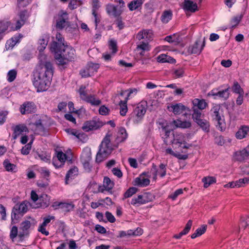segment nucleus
Here are the masks:
<instances>
[{"mask_svg": "<svg viewBox=\"0 0 249 249\" xmlns=\"http://www.w3.org/2000/svg\"><path fill=\"white\" fill-rule=\"evenodd\" d=\"M74 49L66 45L62 53L57 55L56 60L58 62V65L64 66L67 64L68 62L72 61L74 59Z\"/></svg>", "mask_w": 249, "mask_h": 249, "instance_id": "7ed1b4c3", "label": "nucleus"}, {"mask_svg": "<svg viewBox=\"0 0 249 249\" xmlns=\"http://www.w3.org/2000/svg\"><path fill=\"white\" fill-rule=\"evenodd\" d=\"M32 142V141L30 142H29L22 147L21 151L22 154L27 155L29 154L30 151L31 149V145Z\"/></svg>", "mask_w": 249, "mask_h": 249, "instance_id": "8fccbe9b", "label": "nucleus"}, {"mask_svg": "<svg viewBox=\"0 0 249 249\" xmlns=\"http://www.w3.org/2000/svg\"><path fill=\"white\" fill-rule=\"evenodd\" d=\"M184 72V71L182 68L176 69L174 71V74L175 75L176 78H179L182 77Z\"/></svg>", "mask_w": 249, "mask_h": 249, "instance_id": "338daca9", "label": "nucleus"}, {"mask_svg": "<svg viewBox=\"0 0 249 249\" xmlns=\"http://www.w3.org/2000/svg\"><path fill=\"white\" fill-rule=\"evenodd\" d=\"M53 74L52 63L45 61L41 68L34 74L33 85L37 89V91H45L51 83Z\"/></svg>", "mask_w": 249, "mask_h": 249, "instance_id": "f257e3e1", "label": "nucleus"}, {"mask_svg": "<svg viewBox=\"0 0 249 249\" xmlns=\"http://www.w3.org/2000/svg\"><path fill=\"white\" fill-rule=\"evenodd\" d=\"M78 169L77 167L74 166L73 168H71L66 174L65 177V183L66 184H68V181L69 180L70 178H72V177L78 175Z\"/></svg>", "mask_w": 249, "mask_h": 249, "instance_id": "2f4dec72", "label": "nucleus"}, {"mask_svg": "<svg viewBox=\"0 0 249 249\" xmlns=\"http://www.w3.org/2000/svg\"><path fill=\"white\" fill-rule=\"evenodd\" d=\"M193 104L194 108L196 107L198 109L202 110L205 109L208 106V104L206 102L204 99H199L197 98L195 99L193 101Z\"/></svg>", "mask_w": 249, "mask_h": 249, "instance_id": "bb28decb", "label": "nucleus"}, {"mask_svg": "<svg viewBox=\"0 0 249 249\" xmlns=\"http://www.w3.org/2000/svg\"><path fill=\"white\" fill-rule=\"evenodd\" d=\"M119 7L118 6H115L112 4H108L107 5L106 10L107 14L110 16H112L115 18H117L121 16L124 11V2L123 0H119Z\"/></svg>", "mask_w": 249, "mask_h": 249, "instance_id": "1a4fd4ad", "label": "nucleus"}, {"mask_svg": "<svg viewBox=\"0 0 249 249\" xmlns=\"http://www.w3.org/2000/svg\"><path fill=\"white\" fill-rule=\"evenodd\" d=\"M40 172L42 177L44 178H46L47 181H49L48 178H49L50 175V172L49 170H48L46 167H42L40 169Z\"/></svg>", "mask_w": 249, "mask_h": 249, "instance_id": "5fc2aeb1", "label": "nucleus"}, {"mask_svg": "<svg viewBox=\"0 0 249 249\" xmlns=\"http://www.w3.org/2000/svg\"><path fill=\"white\" fill-rule=\"evenodd\" d=\"M115 23L120 30H122L124 27V23L122 21V18L120 16L116 18Z\"/></svg>", "mask_w": 249, "mask_h": 249, "instance_id": "6e6d98bb", "label": "nucleus"}, {"mask_svg": "<svg viewBox=\"0 0 249 249\" xmlns=\"http://www.w3.org/2000/svg\"><path fill=\"white\" fill-rule=\"evenodd\" d=\"M66 45L65 43H58L56 41H53L50 44V50L55 54V59L57 54L62 53L63 50L65 49Z\"/></svg>", "mask_w": 249, "mask_h": 249, "instance_id": "2eb2a0df", "label": "nucleus"}, {"mask_svg": "<svg viewBox=\"0 0 249 249\" xmlns=\"http://www.w3.org/2000/svg\"><path fill=\"white\" fill-rule=\"evenodd\" d=\"M205 132H209L210 131V123L206 119H201L196 123Z\"/></svg>", "mask_w": 249, "mask_h": 249, "instance_id": "c756f323", "label": "nucleus"}, {"mask_svg": "<svg viewBox=\"0 0 249 249\" xmlns=\"http://www.w3.org/2000/svg\"><path fill=\"white\" fill-rule=\"evenodd\" d=\"M110 135L107 134L101 142L96 156L95 161L100 163L105 160L112 153L113 148L110 144Z\"/></svg>", "mask_w": 249, "mask_h": 249, "instance_id": "f03ea898", "label": "nucleus"}, {"mask_svg": "<svg viewBox=\"0 0 249 249\" xmlns=\"http://www.w3.org/2000/svg\"><path fill=\"white\" fill-rule=\"evenodd\" d=\"M109 45L110 49L112 50V52L113 53H116L117 51V46L116 41L113 40H110Z\"/></svg>", "mask_w": 249, "mask_h": 249, "instance_id": "0e129e2a", "label": "nucleus"}, {"mask_svg": "<svg viewBox=\"0 0 249 249\" xmlns=\"http://www.w3.org/2000/svg\"><path fill=\"white\" fill-rule=\"evenodd\" d=\"M242 18V15L237 16L232 18L231 21V28H235L237 26V25L240 23Z\"/></svg>", "mask_w": 249, "mask_h": 249, "instance_id": "09e8293b", "label": "nucleus"}, {"mask_svg": "<svg viewBox=\"0 0 249 249\" xmlns=\"http://www.w3.org/2000/svg\"><path fill=\"white\" fill-rule=\"evenodd\" d=\"M224 187L225 188L230 187V188H234L236 187H240V185L239 183L238 180L236 181H231L228 184L224 185Z\"/></svg>", "mask_w": 249, "mask_h": 249, "instance_id": "e2e57ef3", "label": "nucleus"}, {"mask_svg": "<svg viewBox=\"0 0 249 249\" xmlns=\"http://www.w3.org/2000/svg\"><path fill=\"white\" fill-rule=\"evenodd\" d=\"M222 110L220 109L219 106L213 107L210 110V113L213 120L217 122L216 126H218L221 130H222V124L224 122V116L222 113Z\"/></svg>", "mask_w": 249, "mask_h": 249, "instance_id": "6e6552de", "label": "nucleus"}, {"mask_svg": "<svg viewBox=\"0 0 249 249\" xmlns=\"http://www.w3.org/2000/svg\"><path fill=\"white\" fill-rule=\"evenodd\" d=\"M14 133L13 137L14 139H17L22 132H28L29 130L27 126L24 124L17 125L13 129Z\"/></svg>", "mask_w": 249, "mask_h": 249, "instance_id": "412c9836", "label": "nucleus"}, {"mask_svg": "<svg viewBox=\"0 0 249 249\" xmlns=\"http://www.w3.org/2000/svg\"><path fill=\"white\" fill-rule=\"evenodd\" d=\"M17 71L16 70L13 69L9 71L7 73V80L10 82H13L16 78Z\"/></svg>", "mask_w": 249, "mask_h": 249, "instance_id": "49530a36", "label": "nucleus"}, {"mask_svg": "<svg viewBox=\"0 0 249 249\" xmlns=\"http://www.w3.org/2000/svg\"><path fill=\"white\" fill-rule=\"evenodd\" d=\"M150 181L148 178L139 176L134 179L133 185L142 187H146L150 184Z\"/></svg>", "mask_w": 249, "mask_h": 249, "instance_id": "4be33fe9", "label": "nucleus"}, {"mask_svg": "<svg viewBox=\"0 0 249 249\" xmlns=\"http://www.w3.org/2000/svg\"><path fill=\"white\" fill-rule=\"evenodd\" d=\"M18 235V227L16 226L12 227L10 234V238L13 241Z\"/></svg>", "mask_w": 249, "mask_h": 249, "instance_id": "4d7b16f0", "label": "nucleus"}, {"mask_svg": "<svg viewBox=\"0 0 249 249\" xmlns=\"http://www.w3.org/2000/svg\"><path fill=\"white\" fill-rule=\"evenodd\" d=\"M143 3V0H134L128 4V7L131 11L138 9L141 7Z\"/></svg>", "mask_w": 249, "mask_h": 249, "instance_id": "c85d7f7f", "label": "nucleus"}, {"mask_svg": "<svg viewBox=\"0 0 249 249\" xmlns=\"http://www.w3.org/2000/svg\"><path fill=\"white\" fill-rule=\"evenodd\" d=\"M39 200L41 203V206L43 207H47L50 205V196L47 194H42Z\"/></svg>", "mask_w": 249, "mask_h": 249, "instance_id": "f704fd0d", "label": "nucleus"}, {"mask_svg": "<svg viewBox=\"0 0 249 249\" xmlns=\"http://www.w3.org/2000/svg\"><path fill=\"white\" fill-rule=\"evenodd\" d=\"M233 156L236 160L240 162L249 159V145L241 150L236 151Z\"/></svg>", "mask_w": 249, "mask_h": 249, "instance_id": "4468645a", "label": "nucleus"}, {"mask_svg": "<svg viewBox=\"0 0 249 249\" xmlns=\"http://www.w3.org/2000/svg\"><path fill=\"white\" fill-rule=\"evenodd\" d=\"M173 123L176 126V127H179L184 128H189V127H191V123L189 122H186V121L182 122L179 120H177V121L174 120L173 121Z\"/></svg>", "mask_w": 249, "mask_h": 249, "instance_id": "a19ab883", "label": "nucleus"}, {"mask_svg": "<svg viewBox=\"0 0 249 249\" xmlns=\"http://www.w3.org/2000/svg\"><path fill=\"white\" fill-rule=\"evenodd\" d=\"M99 67V64L97 63H93L92 62H90L89 63L88 65V68H89V70L90 73L97 72Z\"/></svg>", "mask_w": 249, "mask_h": 249, "instance_id": "de8ad7c7", "label": "nucleus"}, {"mask_svg": "<svg viewBox=\"0 0 249 249\" xmlns=\"http://www.w3.org/2000/svg\"><path fill=\"white\" fill-rule=\"evenodd\" d=\"M32 120H35V121L32 122L30 124H33L35 126V133L40 135L45 134L46 133V128L42 123V120L38 118V115H34Z\"/></svg>", "mask_w": 249, "mask_h": 249, "instance_id": "9d476101", "label": "nucleus"}, {"mask_svg": "<svg viewBox=\"0 0 249 249\" xmlns=\"http://www.w3.org/2000/svg\"><path fill=\"white\" fill-rule=\"evenodd\" d=\"M166 165L164 164L163 163H161L160 166V177L161 178L164 177L166 174Z\"/></svg>", "mask_w": 249, "mask_h": 249, "instance_id": "680f3d73", "label": "nucleus"}, {"mask_svg": "<svg viewBox=\"0 0 249 249\" xmlns=\"http://www.w3.org/2000/svg\"><path fill=\"white\" fill-rule=\"evenodd\" d=\"M249 132V126H243L236 133L235 136L237 139H242L246 137Z\"/></svg>", "mask_w": 249, "mask_h": 249, "instance_id": "cd10ccee", "label": "nucleus"}, {"mask_svg": "<svg viewBox=\"0 0 249 249\" xmlns=\"http://www.w3.org/2000/svg\"><path fill=\"white\" fill-rule=\"evenodd\" d=\"M200 42H201L200 39L196 40L193 45L190 46L188 48V53L190 54H193V53L195 54V53H199L201 52L203 47L205 45V38H203L202 44L201 45V48H199L198 47V46H199Z\"/></svg>", "mask_w": 249, "mask_h": 249, "instance_id": "a211bd4d", "label": "nucleus"}, {"mask_svg": "<svg viewBox=\"0 0 249 249\" xmlns=\"http://www.w3.org/2000/svg\"><path fill=\"white\" fill-rule=\"evenodd\" d=\"M193 113L192 114V119L196 123L199 120L203 119L202 118L204 115H202L201 111L197 108L193 107Z\"/></svg>", "mask_w": 249, "mask_h": 249, "instance_id": "58836bf2", "label": "nucleus"}, {"mask_svg": "<svg viewBox=\"0 0 249 249\" xmlns=\"http://www.w3.org/2000/svg\"><path fill=\"white\" fill-rule=\"evenodd\" d=\"M105 124V123L101 121L99 118L94 117L91 120L85 122L82 128L86 132H89L90 130H97Z\"/></svg>", "mask_w": 249, "mask_h": 249, "instance_id": "0eeeda50", "label": "nucleus"}, {"mask_svg": "<svg viewBox=\"0 0 249 249\" xmlns=\"http://www.w3.org/2000/svg\"><path fill=\"white\" fill-rule=\"evenodd\" d=\"M56 206H58L59 208L61 209L64 212H69L72 211L75 207L74 204L71 202L70 203L67 202H55Z\"/></svg>", "mask_w": 249, "mask_h": 249, "instance_id": "aec40b11", "label": "nucleus"}, {"mask_svg": "<svg viewBox=\"0 0 249 249\" xmlns=\"http://www.w3.org/2000/svg\"><path fill=\"white\" fill-rule=\"evenodd\" d=\"M157 61L160 63H169L171 64H174L175 63L176 61V60L165 54H161L160 55H159L157 58Z\"/></svg>", "mask_w": 249, "mask_h": 249, "instance_id": "393cba45", "label": "nucleus"}, {"mask_svg": "<svg viewBox=\"0 0 249 249\" xmlns=\"http://www.w3.org/2000/svg\"><path fill=\"white\" fill-rule=\"evenodd\" d=\"M229 87L228 88L218 91L217 89H214L212 90L210 92L208 93V96H213L214 99H216L217 98L223 99L224 100H227L229 97Z\"/></svg>", "mask_w": 249, "mask_h": 249, "instance_id": "ddd939ff", "label": "nucleus"}, {"mask_svg": "<svg viewBox=\"0 0 249 249\" xmlns=\"http://www.w3.org/2000/svg\"><path fill=\"white\" fill-rule=\"evenodd\" d=\"M49 36L48 35L44 34L41 37V38L39 39L38 42L40 46L38 47V50L39 52H41L44 51V50L46 48L49 40Z\"/></svg>", "mask_w": 249, "mask_h": 249, "instance_id": "a878e982", "label": "nucleus"}, {"mask_svg": "<svg viewBox=\"0 0 249 249\" xmlns=\"http://www.w3.org/2000/svg\"><path fill=\"white\" fill-rule=\"evenodd\" d=\"M95 230L101 234L108 233V234L111 233L112 234V233H110L109 231L107 232L106 229L103 226H102L100 225H96L95 227Z\"/></svg>", "mask_w": 249, "mask_h": 249, "instance_id": "13d9d810", "label": "nucleus"}, {"mask_svg": "<svg viewBox=\"0 0 249 249\" xmlns=\"http://www.w3.org/2000/svg\"><path fill=\"white\" fill-rule=\"evenodd\" d=\"M36 110V107L33 102H25L20 107V111L22 115L34 113Z\"/></svg>", "mask_w": 249, "mask_h": 249, "instance_id": "f8f14e48", "label": "nucleus"}, {"mask_svg": "<svg viewBox=\"0 0 249 249\" xmlns=\"http://www.w3.org/2000/svg\"><path fill=\"white\" fill-rule=\"evenodd\" d=\"M30 1L29 0H24L20 1V0H17V7L19 10H20L21 8L26 7Z\"/></svg>", "mask_w": 249, "mask_h": 249, "instance_id": "603ef678", "label": "nucleus"}, {"mask_svg": "<svg viewBox=\"0 0 249 249\" xmlns=\"http://www.w3.org/2000/svg\"><path fill=\"white\" fill-rule=\"evenodd\" d=\"M143 195H140L137 197L133 198L131 201V204L139 206L147 203V200H143Z\"/></svg>", "mask_w": 249, "mask_h": 249, "instance_id": "473e14b6", "label": "nucleus"}, {"mask_svg": "<svg viewBox=\"0 0 249 249\" xmlns=\"http://www.w3.org/2000/svg\"><path fill=\"white\" fill-rule=\"evenodd\" d=\"M85 86L81 85L78 90L80 97L81 100L91 104L93 106H99L101 104V101L99 99H96L94 95H88L86 90Z\"/></svg>", "mask_w": 249, "mask_h": 249, "instance_id": "39448f33", "label": "nucleus"}, {"mask_svg": "<svg viewBox=\"0 0 249 249\" xmlns=\"http://www.w3.org/2000/svg\"><path fill=\"white\" fill-rule=\"evenodd\" d=\"M112 172L115 176L119 178H121L123 176V173L121 170L118 168H113L112 169Z\"/></svg>", "mask_w": 249, "mask_h": 249, "instance_id": "774afa93", "label": "nucleus"}, {"mask_svg": "<svg viewBox=\"0 0 249 249\" xmlns=\"http://www.w3.org/2000/svg\"><path fill=\"white\" fill-rule=\"evenodd\" d=\"M192 225V221L189 220L185 225L184 229L181 231L184 235L187 234L190 231Z\"/></svg>", "mask_w": 249, "mask_h": 249, "instance_id": "bf43d9fd", "label": "nucleus"}, {"mask_svg": "<svg viewBox=\"0 0 249 249\" xmlns=\"http://www.w3.org/2000/svg\"><path fill=\"white\" fill-rule=\"evenodd\" d=\"M173 13L171 10H165L162 14L160 19L164 23H168L172 18Z\"/></svg>", "mask_w": 249, "mask_h": 249, "instance_id": "7c9ffc66", "label": "nucleus"}, {"mask_svg": "<svg viewBox=\"0 0 249 249\" xmlns=\"http://www.w3.org/2000/svg\"><path fill=\"white\" fill-rule=\"evenodd\" d=\"M91 160L90 154L87 153L84 154L81 157V161L82 162L85 170L87 172H90L91 170L92 166L90 163Z\"/></svg>", "mask_w": 249, "mask_h": 249, "instance_id": "dca6fc26", "label": "nucleus"}, {"mask_svg": "<svg viewBox=\"0 0 249 249\" xmlns=\"http://www.w3.org/2000/svg\"><path fill=\"white\" fill-rule=\"evenodd\" d=\"M14 207H15L16 210H17L18 209V210L19 211L20 213L23 214L26 213L28 210L27 205L24 202L21 203L20 204H17Z\"/></svg>", "mask_w": 249, "mask_h": 249, "instance_id": "79ce46f5", "label": "nucleus"}, {"mask_svg": "<svg viewBox=\"0 0 249 249\" xmlns=\"http://www.w3.org/2000/svg\"><path fill=\"white\" fill-rule=\"evenodd\" d=\"M57 158L59 161H60L61 163L60 165L57 166L54 162H53V165L56 167V168H60L62 167L63 165H64V162H65L66 160H69V161L71 162V159H70L69 157V160H68V157L66 155V154L64 153L62 151H58L57 153Z\"/></svg>", "mask_w": 249, "mask_h": 249, "instance_id": "b1692460", "label": "nucleus"}, {"mask_svg": "<svg viewBox=\"0 0 249 249\" xmlns=\"http://www.w3.org/2000/svg\"><path fill=\"white\" fill-rule=\"evenodd\" d=\"M109 109L105 106H102L99 109V113L102 115H107L109 114Z\"/></svg>", "mask_w": 249, "mask_h": 249, "instance_id": "052dcab7", "label": "nucleus"}, {"mask_svg": "<svg viewBox=\"0 0 249 249\" xmlns=\"http://www.w3.org/2000/svg\"><path fill=\"white\" fill-rule=\"evenodd\" d=\"M68 14L66 12L61 11L58 14V18L56 20L55 27L57 30H63L66 27H69Z\"/></svg>", "mask_w": 249, "mask_h": 249, "instance_id": "423d86ee", "label": "nucleus"}, {"mask_svg": "<svg viewBox=\"0 0 249 249\" xmlns=\"http://www.w3.org/2000/svg\"><path fill=\"white\" fill-rule=\"evenodd\" d=\"M127 98H125L124 100H121L119 102V105L120 107V113L122 116H125L127 111Z\"/></svg>", "mask_w": 249, "mask_h": 249, "instance_id": "72a5a7b5", "label": "nucleus"}, {"mask_svg": "<svg viewBox=\"0 0 249 249\" xmlns=\"http://www.w3.org/2000/svg\"><path fill=\"white\" fill-rule=\"evenodd\" d=\"M23 215L19 211L16 210L15 207H14L11 213V224L13 225L18 223L20 218Z\"/></svg>", "mask_w": 249, "mask_h": 249, "instance_id": "5701e85b", "label": "nucleus"}, {"mask_svg": "<svg viewBox=\"0 0 249 249\" xmlns=\"http://www.w3.org/2000/svg\"><path fill=\"white\" fill-rule=\"evenodd\" d=\"M106 217L107 220L110 223H114L115 222V218L112 214L108 211H107L105 213Z\"/></svg>", "mask_w": 249, "mask_h": 249, "instance_id": "69168bd1", "label": "nucleus"}, {"mask_svg": "<svg viewBox=\"0 0 249 249\" xmlns=\"http://www.w3.org/2000/svg\"><path fill=\"white\" fill-rule=\"evenodd\" d=\"M173 130V129L170 127H168L167 129L164 130L162 131H160L161 135L164 134V136L162 137L163 139H164V142H166L167 139L169 137L171 132Z\"/></svg>", "mask_w": 249, "mask_h": 249, "instance_id": "864d4df0", "label": "nucleus"}, {"mask_svg": "<svg viewBox=\"0 0 249 249\" xmlns=\"http://www.w3.org/2000/svg\"><path fill=\"white\" fill-rule=\"evenodd\" d=\"M3 165L7 171L16 172L15 169L17 168V166L14 164L10 163L8 159L4 160Z\"/></svg>", "mask_w": 249, "mask_h": 249, "instance_id": "c9c22d12", "label": "nucleus"}, {"mask_svg": "<svg viewBox=\"0 0 249 249\" xmlns=\"http://www.w3.org/2000/svg\"><path fill=\"white\" fill-rule=\"evenodd\" d=\"M186 108L187 107L181 103H178L175 105L172 104L170 106H168L167 107L168 110L173 112L175 115L182 113Z\"/></svg>", "mask_w": 249, "mask_h": 249, "instance_id": "f3484780", "label": "nucleus"}, {"mask_svg": "<svg viewBox=\"0 0 249 249\" xmlns=\"http://www.w3.org/2000/svg\"><path fill=\"white\" fill-rule=\"evenodd\" d=\"M216 178L214 177H205L202 179V181L204 183V187L208 188L210 185L216 182Z\"/></svg>", "mask_w": 249, "mask_h": 249, "instance_id": "e433bc0d", "label": "nucleus"}, {"mask_svg": "<svg viewBox=\"0 0 249 249\" xmlns=\"http://www.w3.org/2000/svg\"><path fill=\"white\" fill-rule=\"evenodd\" d=\"M18 16L19 19L16 21L15 30H18L25 24L29 17V14L27 10H20Z\"/></svg>", "mask_w": 249, "mask_h": 249, "instance_id": "9b49d317", "label": "nucleus"}, {"mask_svg": "<svg viewBox=\"0 0 249 249\" xmlns=\"http://www.w3.org/2000/svg\"><path fill=\"white\" fill-rule=\"evenodd\" d=\"M10 24V23L9 22H0V40L2 38V36L1 35V34L7 30Z\"/></svg>", "mask_w": 249, "mask_h": 249, "instance_id": "a18cd8bd", "label": "nucleus"}, {"mask_svg": "<svg viewBox=\"0 0 249 249\" xmlns=\"http://www.w3.org/2000/svg\"><path fill=\"white\" fill-rule=\"evenodd\" d=\"M147 103L141 102L137 105L131 114V119L135 124H139L142 119L146 111Z\"/></svg>", "mask_w": 249, "mask_h": 249, "instance_id": "20e7f679", "label": "nucleus"}, {"mask_svg": "<svg viewBox=\"0 0 249 249\" xmlns=\"http://www.w3.org/2000/svg\"><path fill=\"white\" fill-rule=\"evenodd\" d=\"M118 134L117 139H119L118 141L119 142H123L125 140L128 135L126 129L124 127L120 128Z\"/></svg>", "mask_w": 249, "mask_h": 249, "instance_id": "ea45409f", "label": "nucleus"}, {"mask_svg": "<svg viewBox=\"0 0 249 249\" xmlns=\"http://www.w3.org/2000/svg\"><path fill=\"white\" fill-rule=\"evenodd\" d=\"M31 222L28 220L23 221L20 224V229L23 231H27L31 227Z\"/></svg>", "mask_w": 249, "mask_h": 249, "instance_id": "3c124183", "label": "nucleus"}, {"mask_svg": "<svg viewBox=\"0 0 249 249\" xmlns=\"http://www.w3.org/2000/svg\"><path fill=\"white\" fill-rule=\"evenodd\" d=\"M104 185L106 187V191L111 193V190L114 186V183L107 177H105L103 181Z\"/></svg>", "mask_w": 249, "mask_h": 249, "instance_id": "4c0bfd02", "label": "nucleus"}, {"mask_svg": "<svg viewBox=\"0 0 249 249\" xmlns=\"http://www.w3.org/2000/svg\"><path fill=\"white\" fill-rule=\"evenodd\" d=\"M183 8L185 11L192 13L198 10L197 4L191 0H184Z\"/></svg>", "mask_w": 249, "mask_h": 249, "instance_id": "6ab92c4d", "label": "nucleus"}, {"mask_svg": "<svg viewBox=\"0 0 249 249\" xmlns=\"http://www.w3.org/2000/svg\"><path fill=\"white\" fill-rule=\"evenodd\" d=\"M138 191V189L132 187H130L124 194V199L126 198L130 197L132 196L133 195L135 194Z\"/></svg>", "mask_w": 249, "mask_h": 249, "instance_id": "37998d69", "label": "nucleus"}, {"mask_svg": "<svg viewBox=\"0 0 249 249\" xmlns=\"http://www.w3.org/2000/svg\"><path fill=\"white\" fill-rule=\"evenodd\" d=\"M231 89L233 92L236 93H244L243 89L241 88V86L237 81L234 82Z\"/></svg>", "mask_w": 249, "mask_h": 249, "instance_id": "c03bdc74", "label": "nucleus"}]
</instances>
